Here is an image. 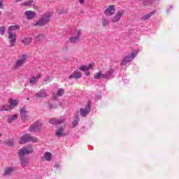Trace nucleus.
I'll list each match as a JSON object with an SVG mask.
<instances>
[{
	"mask_svg": "<svg viewBox=\"0 0 179 179\" xmlns=\"http://www.w3.org/2000/svg\"><path fill=\"white\" fill-rule=\"evenodd\" d=\"M90 110H91L90 105L87 104L86 105L85 108L80 109V114L81 117H86V115H87V114L90 113Z\"/></svg>",
	"mask_w": 179,
	"mask_h": 179,
	"instance_id": "0eeeda50",
	"label": "nucleus"
},
{
	"mask_svg": "<svg viewBox=\"0 0 179 179\" xmlns=\"http://www.w3.org/2000/svg\"><path fill=\"white\" fill-rule=\"evenodd\" d=\"M22 1V0H17V2H20Z\"/></svg>",
	"mask_w": 179,
	"mask_h": 179,
	"instance_id": "79ce46f5",
	"label": "nucleus"
},
{
	"mask_svg": "<svg viewBox=\"0 0 179 179\" xmlns=\"http://www.w3.org/2000/svg\"><path fill=\"white\" fill-rule=\"evenodd\" d=\"M9 103L10 104L8 105V108L10 110L15 108V107L17 106V101L15 99H10Z\"/></svg>",
	"mask_w": 179,
	"mask_h": 179,
	"instance_id": "a211bd4d",
	"label": "nucleus"
},
{
	"mask_svg": "<svg viewBox=\"0 0 179 179\" xmlns=\"http://www.w3.org/2000/svg\"><path fill=\"white\" fill-rule=\"evenodd\" d=\"M1 141L0 140V143H1Z\"/></svg>",
	"mask_w": 179,
	"mask_h": 179,
	"instance_id": "c03bdc74",
	"label": "nucleus"
},
{
	"mask_svg": "<svg viewBox=\"0 0 179 179\" xmlns=\"http://www.w3.org/2000/svg\"><path fill=\"white\" fill-rule=\"evenodd\" d=\"M103 74L101 71H99L98 73H96L94 76V79H103Z\"/></svg>",
	"mask_w": 179,
	"mask_h": 179,
	"instance_id": "bb28decb",
	"label": "nucleus"
},
{
	"mask_svg": "<svg viewBox=\"0 0 179 179\" xmlns=\"http://www.w3.org/2000/svg\"><path fill=\"white\" fill-rule=\"evenodd\" d=\"M76 33H77L76 36L70 38V43L73 44L78 43L80 38V31H76Z\"/></svg>",
	"mask_w": 179,
	"mask_h": 179,
	"instance_id": "ddd939ff",
	"label": "nucleus"
},
{
	"mask_svg": "<svg viewBox=\"0 0 179 179\" xmlns=\"http://www.w3.org/2000/svg\"><path fill=\"white\" fill-rule=\"evenodd\" d=\"M6 144H7L8 146H13V145H15V141L9 139L6 141Z\"/></svg>",
	"mask_w": 179,
	"mask_h": 179,
	"instance_id": "c756f323",
	"label": "nucleus"
},
{
	"mask_svg": "<svg viewBox=\"0 0 179 179\" xmlns=\"http://www.w3.org/2000/svg\"><path fill=\"white\" fill-rule=\"evenodd\" d=\"M0 34L1 36L5 34V27H0Z\"/></svg>",
	"mask_w": 179,
	"mask_h": 179,
	"instance_id": "f704fd0d",
	"label": "nucleus"
},
{
	"mask_svg": "<svg viewBox=\"0 0 179 179\" xmlns=\"http://www.w3.org/2000/svg\"><path fill=\"white\" fill-rule=\"evenodd\" d=\"M86 76H90V71L89 70H87V71H84Z\"/></svg>",
	"mask_w": 179,
	"mask_h": 179,
	"instance_id": "ea45409f",
	"label": "nucleus"
},
{
	"mask_svg": "<svg viewBox=\"0 0 179 179\" xmlns=\"http://www.w3.org/2000/svg\"><path fill=\"white\" fill-rule=\"evenodd\" d=\"M64 128L63 127H60L59 129H57L56 130V136H58L59 138H60V136H64Z\"/></svg>",
	"mask_w": 179,
	"mask_h": 179,
	"instance_id": "412c9836",
	"label": "nucleus"
},
{
	"mask_svg": "<svg viewBox=\"0 0 179 179\" xmlns=\"http://www.w3.org/2000/svg\"><path fill=\"white\" fill-rule=\"evenodd\" d=\"M82 78V73L79 71H76L69 76V79H80Z\"/></svg>",
	"mask_w": 179,
	"mask_h": 179,
	"instance_id": "9d476101",
	"label": "nucleus"
},
{
	"mask_svg": "<svg viewBox=\"0 0 179 179\" xmlns=\"http://www.w3.org/2000/svg\"><path fill=\"white\" fill-rule=\"evenodd\" d=\"M155 12L152 11L149 13L148 14H146L145 15H144L143 17H141V20H148V19H149L150 17H152V16H153V15H155Z\"/></svg>",
	"mask_w": 179,
	"mask_h": 179,
	"instance_id": "4be33fe9",
	"label": "nucleus"
},
{
	"mask_svg": "<svg viewBox=\"0 0 179 179\" xmlns=\"http://www.w3.org/2000/svg\"><path fill=\"white\" fill-rule=\"evenodd\" d=\"M13 173V168L8 167L4 171V176H10Z\"/></svg>",
	"mask_w": 179,
	"mask_h": 179,
	"instance_id": "b1692460",
	"label": "nucleus"
},
{
	"mask_svg": "<svg viewBox=\"0 0 179 179\" xmlns=\"http://www.w3.org/2000/svg\"><path fill=\"white\" fill-rule=\"evenodd\" d=\"M41 127H43V123L40 122H34L29 127L30 132H38L41 129Z\"/></svg>",
	"mask_w": 179,
	"mask_h": 179,
	"instance_id": "7ed1b4c3",
	"label": "nucleus"
},
{
	"mask_svg": "<svg viewBox=\"0 0 179 179\" xmlns=\"http://www.w3.org/2000/svg\"><path fill=\"white\" fill-rule=\"evenodd\" d=\"M45 38V36L44 34H40L38 36V41H43V40Z\"/></svg>",
	"mask_w": 179,
	"mask_h": 179,
	"instance_id": "473e14b6",
	"label": "nucleus"
},
{
	"mask_svg": "<svg viewBox=\"0 0 179 179\" xmlns=\"http://www.w3.org/2000/svg\"><path fill=\"white\" fill-rule=\"evenodd\" d=\"M24 16L27 20H31V19L35 18L36 13L34 11L27 10L24 12Z\"/></svg>",
	"mask_w": 179,
	"mask_h": 179,
	"instance_id": "6e6552de",
	"label": "nucleus"
},
{
	"mask_svg": "<svg viewBox=\"0 0 179 179\" xmlns=\"http://www.w3.org/2000/svg\"><path fill=\"white\" fill-rule=\"evenodd\" d=\"M102 24L103 26H108L110 24V21L106 19H103L102 20Z\"/></svg>",
	"mask_w": 179,
	"mask_h": 179,
	"instance_id": "2f4dec72",
	"label": "nucleus"
},
{
	"mask_svg": "<svg viewBox=\"0 0 179 179\" xmlns=\"http://www.w3.org/2000/svg\"><path fill=\"white\" fill-rule=\"evenodd\" d=\"M32 152L33 148L31 146L22 148L18 152V156L22 167H27V164H29V160H27L24 156H26V155H30Z\"/></svg>",
	"mask_w": 179,
	"mask_h": 179,
	"instance_id": "f257e3e1",
	"label": "nucleus"
},
{
	"mask_svg": "<svg viewBox=\"0 0 179 179\" xmlns=\"http://www.w3.org/2000/svg\"><path fill=\"white\" fill-rule=\"evenodd\" d=\"M31 5V1L24 3V6H30Z\"/></svg>",
	"mask_w": 179,
	"mask_h": 179,
	"instance_id": "e433bc0d",
	"label": "nucleus"
},
{
	"mask_svg": "<svg viewBox=\"0 0 179 179\" xmlns=\"http://www.w3.org/2000/svg\"><path fill=\"white\" fill-rule=\"evenodd\" d=\"M20 26L19 25H11L8 27V31H13V30H19Z\"/></svg>",
	"mask_w": 179,
	"mask_h": 179,
	"instance_id": "a878e982",
	"label": "nucleus"
},
{
	"mask_svg": "<svg viewBox=\"0 0 179 179\" xmlns=\"http://www.w3.org/2000/svg\"><path fill=\"white\" fill-rule=\"evenodd\" d=\"M36 97H47V93L45 90H41L38 93L36 94Z\"/></svg>",
	"mask_w": 179,
	"mask_h": 179,
	"instance_id": "6ab92c4d",
	"label": "nucleus"
},
{
	"mask_svg": "<svg viewBox=\"0 0 179 179\" xmlns=\"http://www.w3.org/2000/svg\"><path fill=\"white\" fill-rule=\"evenodd\" d=\"M44 157H45V160H47L48 162H50L52 157V155H51V152H46L44 154Z\"/></svg>",
	"mask_w": 179,
	"mask_h": 179,
	"instance_id": "393cba45",
	"label": "nucleus"
},
{
	"mask_svg": "<svg viewBox=\"0 0 179 179\" xmlns=\"http://www.w3.org/2000/svg\"><path fill=\"white\" fill-rule=\"evenodd\" d=\"M50 82H51V80L50 79L49 77L46 78L45 80H44V83L43 85H48V83H50Z\"/></svg>",
	"mask_w": 179,
	"mask_h": 179,
	"instance_id": "c9c22d12",
	"label": "nucleus"
},
{
	"mask_svg": "<svg viewBox=\"0 0 179 179\" xmlns=\"http://www.w3.org/2000/svg\"><path fill=\"white\" fill-rule=\"evenodd\" d=\"M29 134H24L22 136L20 143L24 145L27 142H29Z\"/></svg>",
	"mask_w": 179,
	"mask_h": 179,
	"instance_id": "f3484780",
	"label": "nucleus"
},
{
	"mask_svg": "<svg viewBox=\"0 0 179 179\" xmlns=\"http://www.w3.org/2000/svg\"><path fill=\"white\" fill-rule=\"evenodd\" d=\"M0 111H10L8 108V106H2L0 108Z\"/></svg>",
	"mask_w": 179,
	"mask_h": 179,
	"instance_id": "7c9ffc66",
	"label": "nucleus"
},
{
	"mask_svg": "<svg viewBox=\"0 0 179 179\" xmlns=\"http://www.w3.org/2000/svg\"><path fill=\"white\" fill-rule=\"evenodd\" d=\"M50 18L49 17H43L38 22H36V26H44V24H46L48 22H49Z\"/></svg>",
	"mask_w": 179,
	"mask_h": 179,
	"instance_id": "4468645a",
	"label": "nucleus"
},
{
	"mask_svg": "<svg viewBox=\"0 0 179 179\" xmlns=\"http://www.w3.org/2000/svg\"><path fill=\"white\" fill-rule=\"evenodd\" d=\"M29 142H38V138L36 137H33L31 136L30 135L29 136Z\"/></svg>",
	"mask_w": 179,
	"mask_h": 179,
	"instance_id": "c85d7f7f",
	"label": "nucleus"
},
{
	"mask_svg": "<svg viewBox=\"0 0 179 179\" xmlns=\"http://www.w3.org/2000/svg\"><path fill=\"white\" fill-rule=\"evenodd\" d=\"M80 3L83 4L85 2V0H79Z\"/></svg>",
	"mask_w": 179,
	"mask_h": 179,
	"instance_id": "a19ab883",
	"label": "nucleus"
},
{
	"mask_svg": "<svg viewBox=\"0 0 179 179\" xmlns=\"http://www.w3.org/2000/svg\"><path fill=\"white\" fill-rule=\"evenodd\" d=\"M139 52V50H134L131 52L130 55L125 56L122 60L121 61L120 65L122 66H124L127 65V64H129V62H132L134 59H135V57L138 55V53Z\"/></svg>",
	"mask_w": 179,
	"mask_h": 179,
	"instance_id": "f03ea898",
	"label": "nucleus"
},
{
	"mask_svg": "<svg viewBox=\"0 0 179 179\" xmlns=\"http://www.w3.org/2000/svg\"><path fill=\"white\" fill-rule=\"evenodd\" d=\"M139 1H142V0H139Z\"/></svg>",
	"mask_w": 179,
	"mask_h": 179,
	"instance_id": "a18cd8bd",
	"label": "nucleus"
},
{
	"mask_svg": "<svg viewBox=\"0 0 179 179\" xmlns=\"http://www.w3.org/2000/svg\"><path fill=\"white\" fill-rule=\"evenodd\" d=\"M63 122H65V119L64 117H62L61 119H55L52 118L49 121V124H54L55 125H58L59 124H63Z\"/></svg>",
	"mask_w": 179,
	"mask_h": 179,
	"instance_id": "9b49d317",
	"label": "nucleus"
},
{
	"mask_svg": "<svg viewBox=\"0 0 179 179\" xmlns=\"http://www.w3.org/2000/svg\"><path fill=\"white\" fill-rule=\"evenodd\" d=\"M20 115L23 122H26V120L29 117V115H27V111L24 108L20 110Z\"/></svg>",
	"mask_w": 179,
	"mask_h": 179,
	"instance_id": "f8f14e48",
	"label": "nucleus"
},
{
	"mask_svg": "<svg viewBox=\"0 0 179 179\" xmlns=\"http://www.w3.org/2000/svg\"><path fill=\"white\" fill-rule=\"evenodd\" d=\"M122 15H124L123 10L117 11L116 15L112 19V22H113V23H117V22H118L121 19V17H122Z\"/></svg>",
	"mask_w": 179,
	"mask_h": 179,
	"instance_id": "1a4fd4ad",
	"label": "nucleus"
},
{
	"mask_svg": "<svg viewBox=\"0 0 179 179\" xmlns=\"http://www.w3.org/2000/svg\"><path fill=\"white\" fill-rule=\"evenodd\" d=\"M94 66L93 64H90L89 66L83 65L79 68L80 71L82 72H86L87 71H89V69H92Z\"/></svg>",
	"mask_w": 179,
	"mask_h": 179,
	"instance_id": "2eb2a0df",
	"label": "nucleus"
},
{
	"mask_svg": "<svg viewBox=\"0 0 179 179\" xmlns=\"http://www.w3.org/2000/svg\"><path fill=\"white\" fill-rule=\"evenodd\" d=\"M8 40L10 43V47H15V44H16V38L17 36L16 34L13 33V31H8Z\"/></svg>",
	"mask_w": 179,
	"mask_h": 179,
	"instance_id": "20e7f679",
	"label": "nucleus"
},
{
	"mask_svg": "<svg viewBox=\"0 0 179 179\" xmlns=\"http://www.w3.org/2000/svg\"><path fill=\"white\" fill-rule=\"evenodd\" d=\"M113 73H114L113 69L108 70V71H106L105 74H103V79H106V80L110 79V77L111 76V75H113Z\"/></svg>",
	"mask_w": 179,
	"mask_h": 179,
	"instance_id": "dca6fc26",
	"label": "nucleus"
},
{
	"mask_svg": "<svg viewBox=\"0 0 179 179\" xmlns=\"http://www.w3.org/2000/svg\"><path fill=\"white\" fill-rule=\"evenodd\" d=\"M65 91H64V89H59L58 92H57V96H62V94H64Z\"/></svg>",
	"mask_w": 179,
	"mask_h": 179,
	"instance_id": "72a5a7b5",
	"label": "nucleus"
},
{
	"mask_svg": "<svg viewBox=\"0 0 179 179\" xmlns=\"http://www.w3.org/2000/svg\"><path fill=\"white\" fill-rule=\"evenodd\" d=\"M40 78H41V74H38L36 77H32L30 80V83L31 85H34V83H36V82H37Z\"/></svg>",
	"mask_w": 179,
	"mask_h": 179,
	"instance_id": "aec40b11",
	"label": "nucleus"
},
{
	"mask_svg": "<svg viewBox=\"0 0 179 179\" xmlns=\"http://www.w3.org/2000/svg\"><path fill=\"white\" fill-rule=\"evenodd\" d=\"M26 62V56H24L22 58L18 59L14 64L15 69H19L22 68L24 64Z\"/></svg>",
	"mask_w": 179,
	"mask_h": 179,
	"instance_id": "423d86ee",
	"label": "nucleus"
},
{
	"mask_svg": "<svg viewBox=\"0 0 179 179\" xmlns=\"http://www.w3.org/2000/svg\"><path fill=\"white\" fill-rule=\"evenodd\" d=\"M32 41L31 38H24L23 40L22 41V43L24 45H29Z\"/></svg>",
	"mask_w": 179,
	"mask_h": 179,
	"instance_id": "5701e85b",
	"label": "nucleus"
},
{
	"mask_svg": "<svg viewBox=\"0 0 179 179\" xmlns=\"http://www.w3.org/2000/svg\"><path fill=\"white\" fill-rule=\"evenodd\" d=\"M0 9H3V0H0Z\"/></svg>",
	"mask_w": 179,
	"mask_h": 179,
	"instance_id": "4c0bfd02",
	"label": "nucleus"
},
{
	"mask_svg": "<svg viewBox=\"0 0 179 179\" xmlns=\"http://www.w3.org/2000/svg\"><path fill=\"white\" fill-rule=\"evenodd\" d=\"M115 13V7L114 5H110L105 10L106 16H113Z\"/></svg>",
	"mask_w": 179,
	"mask_h": 179,
	"instance_id": "39448f33",
	"label": "nucleus"
},
{
	"mask_svg": "<svg viewBox=\"0 0 179 179\" xmlns=\"http://www.w3.org/2000/svg\"><path fill=\"white\" fill-rule=\"evenodd\" d=\"M1 14V11H0V15Z\"/></svg>",
	"mask_w": 179,
	"mask_h": 179,
	"instance_id": "37998d69",
	"label": "nucleus"
},
{
	"mask_svg": "<svg viewBox=\"0 0 179 179\" xmlns=\"http://www.w3.org/2000/svg\"><path fill=\"white\" fill-rule=\"evenodd\" d=\"M78 120H76L73 122V126L75 127L76 125H78Z\"/></svg>",
	"mask_w": 179,
	"mask_h": 179,
	"instance_id": "58836bf2",
	"label": "nucleus"
},
{
	"mask_svg": "<svg viewBox=\"0 0 179 179\" xmlns=\"http://www.w3.org/2000/svg\"><path fill=\"white\" fill-rule=\"evenodd\" d=\"M15 120H17V115H13L8 116V122H13Z\"/></svg>",
	"mask_w": 179,
	"mask_h": 179,
	"instance_id": "cd10ccee",
	"label": "nucleus"
}]
</instances>
